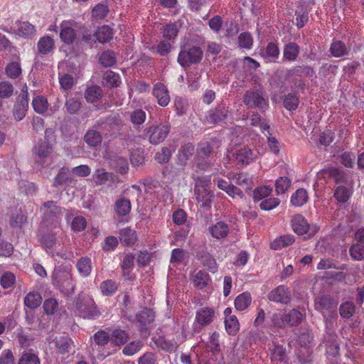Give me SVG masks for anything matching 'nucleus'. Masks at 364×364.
I'll use <instances>...</instances> for the list:
<instances>
[{"mask_svg": "<svg viewBox=\"0 0 364 364\" xmlns=\"http://www.w3.org/2000/svg\"><path fill=\"white\" fill-rule=\"evenodd\" d=\"M146 119V112L141 109H134L130 113L129 119L134 125H141Z\"/></svg>", "mask_w": 364, "mask_h": 364, "instance_id": "51", "label": "nucleus"}, {"mask_svg": "<svg viewBox=\"0 0 364 364\" xmlns=\"http://www.w3.org/2000/svg\"><path fill=\"white\" fill-rule=\"evenodd\" d=\"M252 296L247 292H243L239 294L235 299L234 305L237 311H245L252 303Z\"/></svg>", "mask_w": 364, "mask_h": 364, "instance_id": "29", "label": "nucleus"}, {"mask_svg": "<svg viewBox=\"0 0 364 364\" xmlns=\"http://www.w3.org/2000/svg\"><path fill=\"white\" fill-rule=\"evenodd\" d=\"M171 125L168 123L154 124L146 127L144 130L150 144L157 145L164 141L168 135Z\"/></svg>", "mask_w": 364, "mask_h": 364, "instance_id": "4", "label": "nucleus"}, {"mask_svg": "<svg viewBox=\"0 0 364 364\" xmlns=\"http://www.w3.org/2000/svg\"><path fill=\"white\" fill-rule=\"evenodd\" d=\"M295 241L294 236L291 235H285L276 238L271 243V248L273 250H280L283 247L292 245Z\"/></svg>", "mask_w": 364, "mask_h": 364, "instance_id": "33", "label": "nucleus"}, {"mask_svg": "<svg viewBox=\"0 0 364 364\" xmlns=\"http://www.w3.org/2000/svg\"><path fill=\"white\" fill-rule=\"evenodd\" d=\"M195 147L193 144L187 143L180 148L178 151V158L181 161H186L193 155Z\"/></svg>", "mask_w": 364, "mask_h": 364, "instance_id": "49", "label": "nucleus"}, {"mask_svg": "<svg viewBox=\"0 0 364 364\" xmlns=\"http://www.w3.org/2000/svg\"><path fill=\"white\" fill-rule=\"evenodd\" d=\"M100 289L104 295L111 296L117 291V285L115 282L108 279L101 284Z\"/></svg>", "mask_w": 364, "mask_h": 364, "instance_id": "61", "label": "nucleus"}, {"mask_svg": "<svg viewBox=\"0 0 364 364\" xmlns=\"http://www.w3.org/2000/svg\"><path fill=\"white\" fill-rule=\"evenodd\" d=\"M21 65L17 62L10 63L6 68V74L10 78H16L21 75Z\"/></svg>", "mask_w": 364, "mask_h": 364, "instance_id": "62", "label": "nucleus"}, {"mask_svg": "<svg viewBox=\"0 0 364 364\" xmlns=\"http://www.w3.org/2000/svg\"><path fill=\"white\" fill-rule=\"evenodd\" d=\"M52 150L51 146L48 141H42L38 143L35 147V154L39 159H44L48 156Z\"/></svg>", "mask_w": 364, "mask_h": 364, "instance_id": "45", "label": "nucleus"}, {"mask_svg": "<svg viewBox=\"0 0 364 364\" xmlns=\"http://www.w3.org/2000/svg\"><path fill=\"white\" fill-rule=\"evenodd\" d=\"M16 25V33L21 37L29 38L36 33L35 26L28 21H17Z\"/></svg>", "mask_w": 364, "mask_h": 364, "instance_id": "21", "label": "nucleus"}, {"mask_svg": "<svg viewBox=\"0 0 364 364\" xmlns=\"http://www.w3.org/2000/svg\"><path fill=\"white\" fill-rule=\"evenodd\" d=\"M253 37L249 32L241 33L238 36V45L240 48L250 50L253 46Z\"/></svg>", "mask_w": 364, "mask_h": 364, "instance_id": "50", "label": "nucleus"}, {"mask_svg": "<svg viewBox=\"0 0 364 364\" xmlns=\"http://www.w3.org/2000/svg\"><path fill=\"white\" fill-rule=\"evenodd\" d=\"M99 63L105 68L112 67L117 63V55L111 50H105L99 57Z\"/></svg>", "mask_w": 364, "mask_h": 364, "instance_id": "30", "label": "nucleus"}, {"mask_svg": "<svg viewBox=\"0 0 364 364\" xmlns=\"http://www.w3.org/2000/svg\"><path fill=\"white\" fill-rule=\"evenodd\" d=\"M291 181L285 176L278 178L275 181V191L277 195L284 194L290 188Z\"/></svg>", "mask_w": 364, "mask_h": 364, "instance_id": "43", "label": "nucleus"}, {"mask_svg": "<svg viewBox=\"0 0 364 364\" xmlns=\"http://www.w3.org/2000/svg\"><path fill=\"white\" fill-rule=\"evenodd\" d=\"M109 13L107 2H101L92 7V18L104 19Z\"/></svg>", "mask_w": 364, "mask_h": 364, "instance_id": "41", "label": "nucleus"}, {"mask_svg": "<svg viewBox=\"0 0 364 364\" xmlns=\"http://www.w3.org/2000/svg\"><path fill=\"white\" fill-rule=\"evenodd\" d=\"M41 211L45 221L48 222L51 220L54 227L60 224L62 208L57 205L56 202L53 200L47 201L43 205Z\"/></svg>", "mask_w": 364, "mask_h": 364, "instance_id": "8", "label": "nucleus"}, {"mask_svg": "<svg viewBox=\"0 0 364 364\" xmlns=\"http://www.w3.org/2000/svg\"><path fill=\"white\" fill-rule=\"evenodd\" d=\"M300 48L299 45L294 42H290L284 46L283 59L289 62L295 61L299 54Z\"/></svg>", "mask_w": 364, "mask_h": 364, "instance_id": "22", "label": "nucleus"}, {"mask_svg": "<svg viewBox=\"0 0 364 364\" xmlns=\"http://www.w3.org/2000/svg\"><path fill=\"white\" fill-rule=\"evenodd\" d=\"M299 99L295 93H289L284 100V107L289 110H295L299 105Z\"/></svg>", "mask_w": 364, "mask_h": 364, "instance_id": "56", "label": "nucleus"}, {"mask_svg": "<svg viewBox=\"0 0 364 364\" xmlns=\"http://www.w3.org/2000/svg\"><path fill=\"white\" fill-rule=\"evenodd\" d=\"M135 256L132 253L124 254L120 262L122 277L125 280L134 281L135 279L132 270L134 266Z\"/></svg>", "mask_w": 364, "mask_h": 364, "instance_id": "14", "label": "nucleus"}, {"mask_svg": "<svg viewBox=\"0 0 364 364\" xmlns=\"http://www.w3.org/2000/svg\"><path fill=\"white\" fill-rule=\"evenodd\" d=\"M144 346V343L141 340L132 341L127 344L123 348V353L127 356H132L138 353Z\"/></svg>", "mask_w": 364, "mask_h": 364, "instance_id": "42", "label": "nucleus"}, {"mask_svg": "<svg viewBox=\"0 0 364 364\" xmlns=\"http://www.w3.org/2000/svg\"><path fill=\"white\" fill-rule=\"evenodd\" d=\"M71 339L68 336H61L55 338V346L60 353L64 354L68 353L71 348Z\"/></svg>", "mask_w": 364, "mask_h": 364, "instance_id": "53", "label": "nucleus"}, {"mask_svg": "<svg viewBox=\"0 0 364 364\" xmlns=\"http://www.w3.org/2000/svg\"><path fill=\"white\" fill-rule=\"evenodd\" d=\"M112 166L121 174L126 173L129 170L127 160L124 157H116L112 160Z\"/></svg>", "mask_w": 364, "mask_h": 364, "instance_id": "47", "label": "nucleus"}, {"mask_svg": "<svg viewBox=\"0 0 364 364\" xmlns=\"http://www.w3.org/2000/svg\"><path fill=\"white\" fill-rule=\"evenodd\" d=\"M32 106L35 112L39 114L45 113L48 108V102L46 97L38 95L33 97L32 100Z\"/></svg>", "mask_w": 364, "mask_h": 364, "instance_id": "38", "label": "nucleus"}, {"mask_svg": "<svg viewBox=\"0 0 364 364\" xmlns=\"http://www.w3.org/2000/svg\"><path fill=\"white\" fill-rule=\"evenodd\" d=\"M41 245L46 251L51 250L56 244L57 239L53 233L44 234L40 240Z\"/></svg>", "mask_w": 364, "mask_h": 364, "instance_id": "55", "label": "nucleus"}, {"mask_svg": "<svg viewBox=\"0 0 364 364\" xmlns=\"http://www.w3.org/2000/svg\"><path fill=\"white\" fill-rule=\"evenodd\" d=\"M42 302V297L40 293L31 291L26 294L24 298V305L31 309L38 307Z\"/></svg>", "mask_w": 364, "mask_h": 364, "instance_id": "32", "label": "nucleus"}, {"mask_svg": "<svg viewBox=\"0 0 364 364\" xmlns=\"http://www.w3.org/2000/svg\"><path fill=\"white\" fill-rule=\"evenodd\" d=\"M215 316V311L210 307L199 309L196 313L195 323L200 327L210 324Z\"/></svg>", "mask_w": 364, "mask_h": 364, "instance_id": "15", "label": "nucleus"}, {"mask_svg": "<svg viewBox=\"0 0 364 364\" xmlns=\"http://www.w3.org/2000/svg\"><path fill=\"white\" fill-rule=\"evenodd\" d=\"M228 107L220 105L214 109L208 111L205 116V122L208 124H215L225 120L228 117Z\"/></svg>", "mask_w": 364, "mask_h": 364, "instance_id": "12", "label": "nucleus"}, {"mask_svg": "<svg viewBox=\"0 0 364 364\" xmlns=\"http://www.w3.org/2000/svg\"><path fill=\"white\" fill-rule=\"evenodd\" d=\"M119 238L123 245L132 246L137 241L138 237L136 230L127 227L119 230Z\"/></svg>", "mask_w": 364, "mask_h": 364, "instance_id": "19", "label": "nucleus"}, {"mask_svg": "<svg viewBox=\"0 0 364 364\" xmlns=\"http://www.w3.org/2000/svg\"><path fill=\"white\" fill-rule=\"evenodd\" d=\"M337 301L327 295L321 296L316 304V309L322 314L326 321L337 316Z\"/></svg>", "mask_w": 364, "mask_h": 364, "instance_id": "5", "label": "nucleus"}, {"mask_svg": "<svg viewBox=\"0 0 364 364\" xmlns=\"http://www.w3.org/2000/svg\"><path fill=\"white\" fill-rule=\"evenodd\" d=\"M54 48V40L49 36H45L40 38L37 43L38 50L42 55H46L51 53Z\"/></svg>", "mask_w": 364, "mask_h": 364, "instance_id": "23", "label": "nucleus"}, {"mask_svg": "<svg viewBox=\"0 0 364 364\" xmlns=\"http://www.w3.org/2000/svg\"><path fill=\"white\" fill-rule=\"evenodd\" d=\"M75 25V23L71 21H63L60 25V38L65 44H73L76 38Z\"/></svg>", "mask_w": 364, "mask_h": 364, "instance_id": "13", "label": "nucleus"}, {"mask_svg": "<svg viewBox=\"0 0 364 364\" xmlns=\"http://www.w3.org/2000/svg\"><path fill=\"white\" fill-rule=\"evenodd\" d=\"M308 200L309 195L307 191L301 188L292 193L290 203L294 207H301L307 203Z\"/></svg>", "mask_w": 364, "mask_h": 364, "instance_id": "24", "label": "nucleus"}, {"mask_svg": "<svg viewBox=\"0 0 364 364\" xmlns=\"http://www.w3.org/2000/svg\"><path fill=\"white\" fill-rule=\"evenodd\" d=\"M174 109L177 115H184L188 109V101L181 97H176L174 100Z\"/></svg>", "mask_w": 364, "mask_h": 364, "instance_id": "58", "label": "nucleus"}, {"mask_svg": "<svg viewBox=\"0 0 364 364\" xmlns=\"http://www.w3.org/2000/svg\"><path fill=\"white\" fill-rule=\"evenodd\" d=\"M268 299L273 302L288 304L291 300V292L287 287L279 285L269 292Z\"/></svg>", "mask_w": 364, "mask_h": 364, "instance_id": "11", "label": "nucleus"}, {"mask_svg": "<svg viewBox=\"0 0 364 364\" xmlns=\"http://www.w3.org/2000/svg\"><path fill=\"white\" fill-rule=\"evenodd\" d=\"M65 107L69 114H73L80 110L81 102L76 97H72L66 100Z\"/></svg>", "mask_w": 364, "mask_h": 364, "instance_id": "63", "label": "nucleus"}, {"mask_svg": "<svg viewBox=\"0 0 364 364\" xmlns=\"http://www.w3.org/2000/svg\"><path fill=\"white\" fill-rule=\"evenodd\" d=\"M290 225L294 233L298 235H307L308 237H314L320 230V227L317 224H310L301 214L292 215Z\"/></svg>", "mask_w": 364, "mask_h": 364, "instance_id": "2", "label": "nucleus"}, {"mask_svg": "<svg viewBox=\"0 0 364 364\" xmlns=\"http://www.w3.org/2000/svg\"><path fill=\"white\" fill-rule=\"evenodd\" d=\"M28 108V87L24 85L21 89V94L17 97L14 105L13 114L14 118L20 121L24 118Z\"/></svg>", "mask_w": 364, "mask_h": 364, "instance_id": "9", "label": "nucleus"}, {"mask_svg": "<svg viewBox=\"0 0 364 364\" xmlns=\"http://www.w3.org/2000/svg\"><path fill=\"white\" fill-rule=\"evenodd\" d=\"M102 83L109 88L117 87L121 83L120 75L112 70H107L102 75Z\"/></svg>", "mask_w": 364, "mask_h": 364, "instance_id": "26", "label": "nucleus"}, {"mask_svg": "<svg viewBox=\"0 0 364 364\" xmlns=\"http://www.w3.org/2000/svg\"><path fill=\"white\" fill-rule=\"evenodd\" d=\"M70 171L68 168L67 167H63L59 171L58 175L55 176L53 185L55 186H58L60 185L63 184L64 183H66L68 181V180L70 178Z\"/></svg>", "mask_w": 364, "mask_h": 364, "instance_id": "59", "label": "nucleus"}, {"mask_svg": "<svg viewBox=\"0 0 364 364\" xmlns=\"http://www.w3.org/2000/svg\"><path fill=\"white\" fill-rule=\"evenodd\" d=\"M306 317L304 311L292 309L288 312L274 313L272 321L275 327L284 328L287 326H297Z\"/></svg>", "mask_w": 364, "mask_h": 364, "instance_id": "1", "label": "nucleus"}, {"mask_svg": "<svg viewBox=\"0 0 364 364\" xmlns=\"http://www.w3.org/2000/svg\"><path fill=\"white\" fill-rule=\"evenodd\" d=\"M272 192V188L269 186H263L256 188L253 191L254 201L257 202L267 198Z\"/></svg>", "mask_w": 364, "mask_h": 364, "instance_id": "46", "label": "nucleus"}, {"mask_svg": "<svg viewBox=\"0 0 364 364\" xmlns=\"http://www.w3.org/2000/svg\"><path fill=\"white\" fill-rule=\"evenodd\" d=\"M280 54L279 48L278 46L273 42L267 43L265 48V53L262 55L263 58H269L272 62H276L279 58Z\"/></svg>", "mask_w": 364, "mask_h": 364, "instance_id": "39", "label": "nucleus"}, {"mask_svg": "<svg viewBox=\"0 0 364 364\" xmlns=\"http://www.w3.org/2000/svg\"><path fill=\"white\" fill-rule=\"evenodd\" d=\"M350 190L343 186H338L334 191V197L339 203H346L350 196Z\"/></svg>", "mask_w": 364, "mask_h": 364, "instance_id": "52", "label": "nucleus"}, {"mask_svg": "<svg viewBox=\"0 0 364 364\" xmlns=\"http://www.w3.org/2000/svg\"><path fill=\"white\" fill-rule=\"evenodd\" d=\"M255 159V155L253 151L247 147L242 148L236 153L237 161L243 164H249L252 162Z\"/></svg>", "mask_w": 364, "mask_h": 364, "instance_id": "34", "label": "nucleus"}, {"mask_svg": "<svg viewBox=\"0 0 364 364\" xmlns=\"http://www.w3.org/2000/svg\"><path fill=\"white\" fill-rule=\"evenodd\" d=\"M114 209L117 215L126 216L132 210L131 202L125 198H119L115 201Z\"/></svg>", "mask_w": 364, "mask_h": 364, "instance_id": "27", "label": "nucleus"}, {"mask_svg": "<svg viewBox=\"0 0 364 364\" xmlns=\"http://www.w3.org/2000/svg\"><path fill=\"white\" fill-rule=\"evenodd\" d=\"M209 233L215 239L226 237L230 232L229 225L223 221H219L208 228Z\"/></svg>", "mask_w": 364, "mask_h": 364, "instance_id": "17", "label": "nucleus"}, {"mask_svg": "<svg viewBox=\"0 0 364 364\" xmlns=\"http://www.w3.org/2000/svg\"><path fill=\"white\" fill-rule=\"evenodd\" d=\"M351 258L355 261L364 259V245L361 244H353L349 250Z\"/></svg>", "mask_w": 364, "mask_h": 364, "instance_id": "54", "label": "nucleus"}, {"mask_svg": "<svg viewBox=\"0 0 364 364\" xmlns=\"http://www.w3.org/2000/svg\"><path fill=\"white\" fill-rule=\"evenodd\" d=\"M77 268L81 276H89L91 272V260L88 257H82L77 263Z\"/></svg>", "mask_w": 364, "mask_h": 364, "instance_id": "48", "label": "nucleus"}, {"mask_svg": "<svg viewBox=\"0 0 364 364\" xmlns=\"http://www.w3.org/2000/svg\"><path fill=\"white\" fill-rule=\"evenodd\" d=\"M113 35L112 28L107 25L100 27L94 34L97 41L102 44L109 42L112 39Z\"/></svg>", "mask_w": 364, "mask_h": 364, "instance_id": "25", "label": "nucleus"}, {"mask_svg": "<svg viewBox=\"0 0 364 364\" xmlns=\"http://www.w3.org/2000/svg\"><path fill=\"white\" fill-rule=\"evenodd\" d=\"M178 33V28L175 23H168L164 26L162 31V36L164 38L173 41L174 40Z\"/></svg>", "mask_w": 364, "mask_h": 364, "instance_id": "57", "label": "nucleus"}, {"mask_svg": "<svg viewBox=\"0 0 364 364\" xmlns=\"http://www.w3.org/2000/svg\"><path fill=\"white\" fill-rule=\"evenodd\" d=\"M203 57V51L199 46H188L181 48L178 62L183 68L200 63Z\"/></svg>", "mask_w": 364, "mask_h": 364, "instance_id": "3", "label": "nucleus"}, {"mask_svg": "<svg viewBox=\"0 0 364 364\" xmlns=\"http://www.w3.org/2000/svg\"><path fill=\"white\" fill-rule=\"evenodd\" d=\"M281 201L278 198H268L262 200L259 203V208L262 210L269 211L277 208Z\"/></svg>", "mask_w": 364, "mask_h": 364, "instance_id": "60", "label": "nucleus"}, {"mask_svg": "<svg viewBox=\"0 0 364 364\" xmlns=\"http://www.w3.org/2000/svg\"><path fill=\"white\" fill-rule=\"evenodd\" d=\"M339 350L337 337L335 335H330L326 341V354L328 357L336 358L339 355Z\"/></svg>", "mask_w": 364, "mask_h": 364, "instance_id": "28", "label": "nucleus"}, {"mask_svg": "<svg viewBox=\"0 0 364 364\" xmlns=\"http://www.w3.org/2000/svg\"><path fill=\"white\" fill-rule=\"evenodd\" d=\"M200 261L203 267L209 272L215 273L218 271V266L216 260L209 252H203L200 256Z\"/></svg>", "mask_w": 364, "mask_h": 364, "instance_id": "35", "label": "nucleus"}, {"mask_svg": "<svg viewBox=\"0 0 364 364\" xmlns=\"http://www.w3.org/2000/svg\"><path fill=\"white\" fill-rule=\"evenodd\" d=\"M210 282L209 274L204 270H199L194 275L193 279V285L198 289H203Z\"/></svg>", "mask_w": 364, "mask_h": 364, "instance_id": "31", "label": "nucleus"}, {"mask_svg": "<svg viewBox=\"0 0 364 364\" xmlns=\"http://www.w3.org/2000/svg\"><path fill=\"white\" fill-rule=\"evenodd\" d=\"M151 340L156 348L168 353L174 352L179 346L178 342L175 338L167 339L162 336L154 337Z\"/></svg>", "mask_w": 364, "mask_h": 364, "instance_id": "16", "label": "nucleus"}, {"mask_svg": "<svg viewBox=\"0 0 364 364\" xmlns=\"http://www.w3.org/2000/svg\"><path fill=\"white\" fill-rule=\"evenodd\" d=\"M317 177L319 179H332L336 183H346L347 181L346 173L343 170L330 164L326 165L323 169L318 171Z\"/></svg>", "mask_w": 364, "mask_h": 364, "instance_id": "7", "label": "nucleus"}, {"mask_svg": "<svg viewBox=\"0 0 364 364\" xmlns=\"http://www.w3.org/2000/svg\"><path fill=\"white\" fill-rule=\"evenodd\" d=\"M243 102L248 107H257L260 110H265L269 107L267 98L264 97L261 90H248L244 95Z\"/></svg>", "mask_w": 364, "mask_h": 364, "instance_id": "6", "label": "nucleus"}, {"mask_svg": "<svg viewBox=\"0 0 364 364\" xmlns=\"http://www.w3.org/2000/svg\"><path fill=\"white\" fill-rule=\"evenodd\" d=\"M158 356L155 353L146 352L141 355L137 360L138 364H155Z\"/></svg>", "mask_w": 364, "mask_h": 364, "instance_id": "64", "label": "nucleus"}, {"mask_svg": "<svg viewBox=\"0 0 364 364\" xmlns=\"http://www.w3.org/2000/svg\"><path fill=\"white\" fill-rule=\"evenodd\" d=\"M136 320L142 326L151 323L155 318L154 311L149 308H144L136 314Z\"/></svg>", "mask_w": 364, "mask_h": 364, "instance_id": "36", "label": "nucleus"}, {"mask_svg": "<svg viewBox=\"0 0 364 364\" xmlns=\"http://www.w3.org/2000/svg\"><path fill=\"white\" fill-rule=\"evenodd\" d=\"M197 202L201 208L209 210L211 208V200L213 192L209 189L194 190Z\"/></svg>", "mask_w": 364, "mask_h": 364, "instance_id": "18", "label": "nucleus"}, {"mask_svg": "<svg viewBox=\"0 0 364 364\" xmlns=\"http://www.w3.org/2000/svg\"><path fill=\"white\" fill-rule=\"evenodd\" d=\"M110 338L113 343L120 346L127 343L129 339V335L124 330L115 329L112 331Z\"/></svg>", "mask_w": 364, "mask_h": 364, "instance_id": "40", "label": "nucleus"}, {"mask_svg": "<svg viewBox=\"0 0 364 364\" xmlns=\"http://www.w3.org/2000/svg\"><path fill=\"white\" fill-rule=\"evenodd\" d=\"M151 94L160 107H166L169 105L171 102L170 92L164 83L161 82L155 83Z\"/></svg>", "mask_w": 364, "mask_h": 364, "instance_id": "10", "label": "nucleus"}, {"mask_svg": "<svg viewBox=\"0 0 364 364\" xmlns=\"http://www.w3.org/2000/svg\"><path fill=\"white\" fill-rule=\"evenodd\" d=\"M225 330L229 335H235L240 329V323L236 316L225 319Z\"/></svg>", "mask_w": 364, "mask_h": 364, "instance_id": "44", "label": "nucleus"}, {"mask_svg": "<svg viewBox=\"0 0 364 364\" xmlns=\"http://www.w3.org/2000/svg\"><path fill=\"white\" fill-rule=\"evenodd\" d=\"M18 364H41V360L32 350H24L18 358Z\"/></svg>", "mask_w": 364, "mask_h": 364, "instance_id": "37", "label": "nucleus"}, {"mask_svg": "<svg viewBox=\"0 0 364 364\" xmlns=\"http://www.w3.org/2000/svg\"><path fill=\"white\" fill-rule=\"evenodd\" d=\"M329 50L333 57L341 58L349 55L350 48L341 41H334L331 44Z\"/></svg>", "mask_w": 364, "mask_h": 364, "instance_id": "20", "label": "nucleus"}]
</instances>
